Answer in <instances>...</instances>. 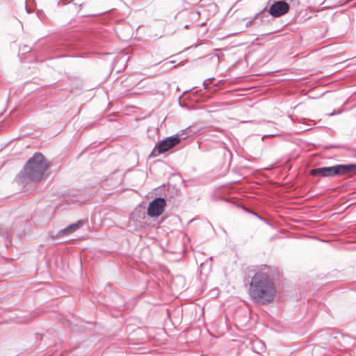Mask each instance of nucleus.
<instances>
[{
    "label": "nucleus",
    "mask_w": 356,
    "mask_h": 356,
    "mask_svg": "<svg viewBox=\"0 0 356 356\" xmlns=\"http://www.w3.org/2000/svg\"><path fill=\"white\" fill-rule=\"evenodd\" d=\"M48 165L42 154L36 153L26 163L24 168V175L28 179L40 181L47 169Z\"/></svg>",
    "instance_id": "obj_2"
},
{
    "label": "nucleus",
    "mask_w": 356,
    "mask_h": 356,
    "mask_svg": "<svg viewBox=\"0 0 356 356\" xmlns=\"http://www.w3.org/2000/svg\"><path fill=\"white\" fill-rule=\"evenodd\" d=\"M250 295L255 302L267 305L276 296V289L272 280L266 273H257L250 284Z\"/></svg>",
    "instance_id": "obj_1"
},
{
    "label": "nucleus",
    "mask_w": 356,
    "mask_h": 356,
    "mask_svg": "<svg viewBox=\"0 0 356 356\" xmlns=\"http://www.w3.org/2000/svg\"><path fill=\"white\" fill-rule=\"evenodd\" d=\"M289 6L282 1H275L270 7L269 13L273 17H280L289 12Z\"/></svg>",
    "instance_id": "obj_6"
},
{
    "label": "nucleus",
    "mask_w": 356,
    "mask_h": 356,
    "mask_svg": "<svg viewBox=\"0 0 356 356\" xmlns=\"http://www.w3.org/2000/svg\"><path fill=\"white\" fill-rule=\"evenodd\" d=\"M310 175L320 177L339 175H346L350 177L356 175V164L337 165L330 167L314 168L311 170Z\"/></svg>",
    "instance_id": "obj_3"
},
{
    "label": "nucleus",
    "mask_w": 356,
    "mask_h": 356,
    "mask_svg": "<svg viewBox=\"0 0 356 356\" xmlns=\"http://www.w3.org/2000/svg\"><path fill=\"white\" fill-rule=\"evenodd\" d=\"M181 142L180 138L176 137H168L165 140H163L159 145L156 146L153 151V154L157 156L161 153L165 152L170 148L176 146Z\"/></svg>",
    "instance_id": "obj_4"
},
{
    "label": "nucleus",
    "mask_w": 356,
    "mask_h": 356,
    "mask_svg": "<svg viewBox=\"0 0 356 356\" xmlns=\"http://www.w3.org/2000/svg\"><path fill=\"white\" fill-rule=\"evenodd\" d=\"M84 224V221L82 220H79L77 222L72 224L68 227L61 229L59 232V235L64 236L72 234L79 228H81Z\"/></svg>",
    "instance_id": "obj_7"
},
{
    "label": "nucleus",
    "mask_w": 356,
    "mask_h": 356,
    "mask_svg": "<svg viewBox=\"0 0 356 356\" xmlns=\"http://www.w3.org/2000/svg\"><path fill=\"white\" fill-rule=\"evenodd\" d=\"M165 207V200L161 197L156 198L150 202L147 209V214L151 217H157L163 213Z\"/></svg>",
    "instance_id": "obj_5"
},
{
    "label": "nucleus",
    "mask_w": 356,
    "mask_h": 356,
    "mask_svg": "<svg viewBox=\"0 0 356 356\" xmlns=\"http://www.w3.org/2000/svg\"><path fill=\"white\" fill-rule=\"evenodd\" d=\"M86 3V2L83 0H73V5L75 6V11L78 13L81 12L82 6H85Z\"/></svg>",
    "instance_id": "obj_8"
}]
</instances>
